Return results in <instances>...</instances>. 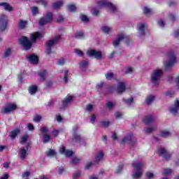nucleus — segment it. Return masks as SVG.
<instances>
[{
    "mask_svg": "<svg viewBox=\"0 0 179 179\" xmlns=\"http://www.w3.org/2000/svg\"><path fill=\"white\" fill-rule=\"evenodd\" d=\"M75 52L76 54H77V55H79L80 57H83L84 55L83 52L79 49H76Z\"/></svg>",
    "mask_w": 179,
    "mask_h": 179,
    "instance_id": "680f3d73",
    "label": "nucleus"
},
{
    "mask_svg": "<svg viewBox=\"0 0 179 179\" xmlns=\"http://www.w3.org/2000/svg\"><path fill=\"white\" fill-rule=\"evenodd\" d=\"M124 38H125V36L124 34H118L116 38V40L113 41V46L118 47V45H120V44L121 43V41H122Z\"/></svg>",
    "mask_w": 179,
    "mask_h": 179,
    "instance_id": "a211bd4d",
    "label": "nucleus"
},
{
    "mask_svg": "<svg viewBox=\"0 0 179 179\" xmlns=\"http://www.w3.org/2000/svg\"><path fill=\"white\" fill-rule=\"evenodd\" d=\"M65 64V59H60L58 60L57 65H64Z\"/></svg>",
    "mask_w": 179,
    "mask_h": 179,
    "instance_id": "338daca9",
    "label": "nucleus"
},
{
    "mask_svg": "<svg viewBox=\"0 0 179 179\" xmlns=\"http://www.w3.org/2000/svg\"><path fill=\"white\" fill-rule=\"evenodd\" d=\"M124 170V164L119 165L115 171V174H120Z\"/></svg>",
    "mask_w": 179,
    "mask_h": 179,
    "instance_id": "72a5a7b5",
    "label": "nucleus"
},
{
    "mask_svg": "<svg viewBox=\"0 0 179 179\" xmlns=\"http://www.w3.org/2000/svg\"><path fill=\"white\" fill-rule=\"evenodd\" d=\"M52 20H54V15L51 12H48L45 15L40 18L39 24L40 26L50 24V23H52Z\"/></svg>",
    "mask_w": 179,
    "mask_h": 179,
    "instance_id": "20e7f679",
    "label": "nucleus"
},
{
    "mask_svg": "<svg viewBox=\"0 0 179 179\" xmlns=\"http://www.w3.org/2000/svg\"><path fill=\"white\" fill-rule=\"evenodd\" d=\"M26 58L30 64H32L34 65H37L38 64V61H40V59L38 58V56L33 54V55H29L26 56Z\"/></svg>",
    "mask_w": 179,
    "mask_h": 179,
    "instance_id": "4468645a",
    "label": "nucleus"
},
{
    "mask_svg": "<svg viewBox=\"0 0 179 179\" xmlns=\"http://www.w3.org/2000/svg\"><path fill=\"white\" fill-rule=\"evenodd\" d=\"M102 31L105 34H108V33H110V31H111V29H110V27H103L102 28Z\"/></svg>",
    "mask_w": 179,
    "mask_h": 179,
    "instance_id": "79ce46f5",
    "label": "nucleus"
},
{
    "mask_svg": "<svg viewBox=\"0 0 179 179\" xmlns=\"http://www.w3.org/2000/svg\"><path fill=\"white\" fill-rule=\"evenodd\" d=\"M80 65L82 66V68H86L89 65V62L86 60H83Z\"/></svg>",
    "mask_w": 179,
    "mask_h": 179,
    "instance_id": "09e8293b",
    "label": "nucleus"
},
{
    "mask_svg": "<svg viewBox=\"0 0 179 179\" xmlns=\"http://www.w3.org/2000/svg\"><path fill=\"white\" fill-rule=\"evenodd\" d=\"M126 142L130 145L134 146L135 143H136V138H134V134L130 133L127 136H126L122 140L121 143L122 145L125 144Z\"/></svg>",
    "mask_w": 179,
    "mask_h": 179,
    "instance_id": "6e6552de",
    "label": "nucleus"
},
{
    "mask_svg": "<svg viewBox=\"0 0 179 179\" xmlns=\"http://www.w3.org/2000/svg\"><path fill=\"white\" fill-rule=\"evenodd\" d=\"M19 132H20V130H19L18 129H15L13 131H12L10 133V137L11 138V139H15V138L17 136V134H19Z\"/></svg>",
    "mask_w": 179,
    "mask_h": 179,
    "instance_id": "cd10ccee",
    "label": "nucleus"
},
{
    "mask_svg": "<svg viewBox=\"0 0 179 179\" xmlns=\"http://www.w3.org/2000/svg\"><path fill=\"white\" fill-rule=\"evenodd\" d=\"M73 100V96H66L64 99L62 101L64 108H66V107H68V105L72 103Z\"/></svg>",
    "mask_w": 179,
    "mask_h": 179,
    "instance_id": "6ab92c4d",
    "label": "nucleus"
},
{
    "mask_svg": "<svg viewBox=\"0 0 179 179\" xmlns=\"http://www.w3.org/2000/svg\"><path fill=\"white\" fill-rule=\"evenodd\" d=\"M143 13H144V15H149L150 13H152V9H150L148 7H144Z\"/></svg>",
    "mask_w": 179,
    "mask_h": 179,
    "instance_id": "a18cd8bd",
    "label": "nucleus"
},
{
    "mask_svg": "<svg viewBox=\"0 0 179 179\" xmlns=\"http://www.w3.org/2000/svg\"><path fill=\"white\" fill-rule=\"evenodd\" d=\"M38 90V87L36 85H31L29 87L28 92L29 94H36Z\"/></svg>",
    "mask_w": 179,
    "mask_h": 179,
    "instance_id": "412c9836",
    "label": "nucleus"
},
{
    "mask_svg": "<svg viewBox=\"0 0 179 179\" xmlns=\"http://www.w3.org/2000/svg\"><path fill=\"white\" fill-rule=\"evenodd\" d=\"M69 71L68 70H66L64 71V83H68V80H69V79L68 78V73H69Z\"/></svg>",
    "mask_w": 179,
    "mask_h": 179,
    "instance_id": "603ef678",
    "label": "nucleus"
},
{
    "mask_svg": "<svg viewBox=\"0 0 179 179\" xmlns=\"http://www.w3.org/2000/svg\"><path fill=\"white\" fill-rule=\"evenodd\" d=\"M163 75V71L160 69L155 70L151 74V83H153L155 86L159 85V80Z\"/></svg>",
    "mask_w": 179,
    "mask_h": 179,
    "instance_id": "423d86ee",
    "label": "nucleus"
},
{
    "mask_svg": "<svg viewBox=\"0 0 179 179\" xmlns=\"http://www.w3.org/2000/svg\"><path fill=\"white\" fill-rule=\"evenodd\" d=\"M17 110V105L13 103H8L3 108L2 113L3 114H9V113H13Z\"/></svg>",
    "mask_w": 179,
    "mask_h": 179,
    "instance_id": "1a4fd4ad",
    "label": "nucleus"
},
{
    "mask_svg": "<svg viewBox=\"0 0 179 179\" xmlns=\"http://www.w3.org/2000/svg\"><path fill=\"white\" fill-rule=\"evenodd\" d=\"M101 124L103 128H107V127L110 125V121H102L101 122Z\"/></svg>",
    "mask_w": 179,
    "mask_h": 179,
    "instance_id": "3c124183",
    "label": "nucleus"
},
{
    "mask_svg": "<svg viewBox=\"0 0 179 179\" xmlns=\"http://www.w3.org/2000/svg\"><path fill=\"white\" fill-rule=\"evenodd\" d=\"M87 57L90 58L94 57L95 59L98 61H101L103 59V52L100 50H97L96 49H92L87 52Z\"/></svg>",
    "mask_w": 179,
    "mask_h": 179,
    "instance_id": "0eeeda50",
    "label": "nucleus"
},
{
    "mask_svg": "<svg viewBox=\"0 0 179 179\" xmlns=\"http://www.w3.org/2000/svg\"><path fill=\"white\" fill-rule=\"evenodd\" d=\"M37 3H42L43 6H44L45 8H47V0H39L38 1H36Z\"/></svg>",
    "mask_w": 179,
    "mask_h": 179,
    "instance_id": "052dcab7",
    "label": "nucleus"
},
{
    "mask_svg": "<svg viewBox=\"0 0 179 179\" xmlns=\"http://www.w3.org/2000/svg\"><path fill=\"white\" fill-rule=\"evenodd\" d=\"M153 100H155V96H150L146 98L145 103L147 104H150L153 101Z\"/></svg>",
    "mask_w": 179,
    "mask_h": 179,
    "instance_id": "58836bf2",
    "label": "nucleus"
},
{
    "mask_svg": "<svg viewBox=\"0 0 179 179\" xmlns=\"http://www.w3.org/2000/svg\"><path fill=\"white\" fill-rule=\"evenodd\" d=\"M153 121H154V118H153V115H152L145 116L143 119V122L145 125H149V124H152V122H153Z\"/></svg>",
    "mask_w": 179,
    "mask_h": 179,
    "instance_id": "aec40b11",
    "label": "nucleus"
},
{
    "mask_svg": "<svg viewBox=\"0 0 179 179\" xmlns=\"http://www.w3.org/2000/svg\"><path fill=\"white\" fill-rule=\"evenodd\" d=\"M134 71V69L131 66L127 67V71H125L126 75H128V73H132Z\"/></svg>",
    "mask_w": 179,
    "mask_h": 179,
    "instance_id": "69168bd1",
    "label": "nucleus"
},
{
    "mask_svg": "<svg viewBox=\"0 0 179 179\" xmlns=\"http://www.w3.org/2000/svg\"><path fill=\"white\" fill-rule=\"evenodd\" d=\"M47 73H48L45 70H42L38 72V76H40L42 80H45V76H47Z\"/></svg>",
    "mask_w": 179,
    "mask_h": 179,
    "instance_id": "c756f323",
    "label": "nucleus"
},
{
    "mask_svg": "<svg viewBox=\"0 0 179 179\" xmlns=\"http://www.w3.org/2000/svg\"><path fill=\"white\" fill-rule=\"evenodd\" d=\"M106 78L108 80H111L114 78V73H108L106 74Z\"/></svg>",
    "mask_w": 179,
    "mask_h": 179,
    "instance_id": "de8ad7c7",
    "label": "nucleus"
},
{
    "mask_svg": "<svg viewBox=\"0 0 179 179\" xmlns=\"http://www.w3.org/2000/svg\"><path fill=\"white\" fill-rule=\"evenodd\" d=\"M61 132V131L58 130V129H54L52 131V134H53V136H55V138H57L58 135H59V133Z\"/></svg>",
    "mask_w": 179,
    "mask_h": 179,
    "instance_id": "5fc2aeb1",
    "label": "nucleus"
},
{
    "mask_svg": "<svg viewBox=\"0 0 179 179\" xmlns=\"http://www.w3.org/2000/svg\"><path fill=\"white\" fill-rule=\"evenodd\" d=\"M173 172L171 169H164V172L162 173L163 176H169Z\"/></svg>",
    "mask_w": 179,
    "mask_h": 179,
    "instance_id": "8fccbe9b",
    "label": "nucleus"
},
{
    "mask_svg": "<svg viewBox=\"0 0 179 179\" xmlns=\"http://www.w3.org/2000/svg\"><path fill=\"white\" fill-rule=\"evenodd\" d=\"M48 128L43 127L41 128V132L43 134V143H48L51 139V136L48 135Z\"/></svg>",
    "mask_w": 179,
    "mask_h": 179,
    "instance_id": "f8f14e48",
    "label": "nucleus"
},
{
    "mask_svg": "<svg viewBox=\"0 0 179 179\" xmlns=\"http://www.w3.org/2000/svg\"><path fill=\"white\" fill-rule=\"evenodd\" d=\"M73 141H74V142H80V141H82V136H80V135L73 134Z\"/></svg>",
    "mask_w": 179,
    "mask_h": 179,
    "instance_id": "4c0bfd02",
    "label": "nucleus"
},
{
    "mask_svg": "<svg viewBox=\"0 0 179 179\" xmlns=\"http://www.w3.org/2000/svg\"><path fill=\"white\" fill-rule=\"evenodd\" d=\"M80 171L76 172L75 173L73 174V178L78 179V178L80 177Z\"/></svg>",
    "mask_w": 179,
    "mask_h": 179,
    "instance_id": "13d9d810",
    "label": "nucleus"
},
{
    "mask_svg": "<svg viewBox=\"0 0 179 179\" xmlns=\"http://www.w3.org/2000/svg\"><path fill=\"white\" fill-rule=\"evenodd\" d=\"M26 26H27V21L20 20L18 24L19 29H20V30H23L26 29Z\"/></svg>",
    "mask_w": 179,
    "mask_h": 179,
    "instance_id": "393cba45",
    "label": "nucleus"
},
{
    "mask_svg": "<svg viewBox=\"0 0 179 179\" xmlns=\"http://www.w3.org/2000/svg\"><path fill=\"white\" fill-rule=\"evenodd\" d=\"M103 86H104V82L101 81V83L97 84L96 86V90H100V89H101Z\"/></svg>",
    "mask_w": 179,
    "mask_h": 179,
    "instance_id": "bf43d9fd",
    "label": "nucleus"
},
{
    "mask_svg": "<svg viewBox=\"0 0 179 179\" xmlns=\"http://www.w3.org/2000/svg\"><path fill=\"white\" fill-rule=\"evenodd\" d=\"M125 90H127V86L125 85V83L124 82L119 83L117 87V92L118 94H122V93H124Z\"/></svg>",
    "mask_w": 179,
    "mask_h": 179,
    "instance_id": "dca6fc26",
    "label": "nucleus"
},
{
    "mask_svg": "<svg viewBox=\"0 0 179 179\" xmlns=\"http://www.w3.org/2000/svg\"><path fill=\"white\" fill-rule=\"evenodd\" d=\"M62 22H64V16L59 15L57 20V23H62Z\"/></svg>",
    "mask_w": 179,
    "mask_h": 179,
    "instance_id": "774afa93",
    "label": "nucleus"
},
{
    "mask_svg": "<svg viewBox=\"0 0 179 179\" xmlns=\"http://www.w3.org/2000/svg\"><path fill=\"white\" fill-rule=\"evenodd\" d=\"M98 5L99 6H104L105 8H109V9H110L113 13H114V12L117 10V8H115V6H114L113 3H110L108 1H98Z\"/></svg>",
    "mask_w": 179,
    "mask_h": 179,
    "instance_id": "9d476101",
    "label": "nucleus"
},
{
    "mask_svg": "<svg viewBox=\"0 0 179 179\" xmlns=\"http://www.w3.org/2000/svg\"><path fill=\"white\" fill-rule=\"evenodd\" d=\"M159 156H162L163 159L166 161L170 160L171 159V154L166 150V148H161L158 150Z\"/></svg>",
    "mask_w": 179,
    "mask_h": 179,
    "instance_id": "9b49d317",
    "label": "nucleus"
},
{
    "mask_svg": "<svg viewBox=\"0 0 179 179\" xmlns=\"http://www.w3.org/2000/svg\"><path fill=\"white\" fill-rule=\"evenodd\" d=\"M66 148L65 147H62L59 149V153H61V155H65V153H66Z\"/></svg>",
    "mask_w": 179,
    "mask_h": 179,
    "instance_id": "0e129e2a",
    "label": "nucleus"
},
{
    "mask_svg": "<svg viewBox=\"0 0 179 179\" xmlns=\"http://www.w3.org/2000/svg\"><path fill=\"white\" fill-rule=\"evenodd\" d=\"M168 57L169 58V60L165 64L166 72H170V71L173 69V67L174 66V64H176V62H177V57H176L174 52L173 51L168 52Z\"/></svg>",
    "mask_w": 179,
    "mask_h": 179,
    "instance_id": "f03ea898",
    "label": "nucleus"
},
{
    "mask_svg": "<svg viewBox=\"0 0 179 179\" xmlns=\"http://www.w3.org/2000/svg\"><path fill=\"white\" fill-rule=\"evenodd\" d=\"M138 31L141 32V36H145V24H141L140 25Z\"/></svg>",
    "mask_w": 179,
    "mask_h": 179,
    "instance_id": "c9c22d12",
    "label": "nucleus"
},
{
    "mask_svg": "<svg viewBox=\"0 0 179 179\" xmlns=\"http://www.w3.org/2000/svg\"><path fill=\"white\" fill-rule=\"evenodd\" d=\"M82 159L80 158H78L76 157H74L72 158L70 164H73V166H76L80 162Z\"/></svg>",
    "mask_w": 179,
    "mask_h": 179,
    "instance_id": "7c9ffc66",
    "label": "nucleus"
},
{
    "mask_svg": "<svg viewBox=\"0 0 179 179\" xmlns=\"http://www.w3.org/2000/svg\"><path fill=\"white\" fill-rule=\"evenodd\" d=\"M31 10L34 16H36V15L38 14V8L37 6L32 7Z\"/></svg>",
    "mask_w": 179,
    "mask_h": 179,
    "instance_id": "37998d69",
    "label": "nucleus"
},
{
    "mask_svg": "<svg viewBox=\"0 0 179 179\" xmlns=\"http://www.w3.org/2000/svg\"><path fill=\"white\" fill-rule=\"evenodd\" d=\"M124 43L127 44V45H132V44H134V41L127 38H126Z\"/></svg>",
    "mask_w": 179,
    "mask_h": 179,
    "instance_id": "6e6d98bb",
    "label": "nucleus"
},
{
    "mask_svg": "<svg viewBox=\"0 0 179 179\" xmlns=\"http://www.w3.org/2000/svg\"><path fill=\"white\" fill-rule=\"evenodd\" d=\"M61 37H62L61 35H57L55 37L54 39L48 41L46 43V47H47L46 54L48 55H50V54H51L52 45H55V44H58V41L61 40Z\"/></svg>",
    "mask_w": 179,
    "mask_h": 179,
    "instance_id": "39448f33",
    "label": "nucleus"
},
{
    "mask_svg": "<svg viewBox=\"0 0 179 179\" xmlns=\"http://www.w3.org/2000/svg\"><path fill=\"white\" fill-rule=\"evenodd\" d=\"M67 9L69 10V12H76V6L73 4H69L67 6Z\"/></svg>",
    "mask_w": 179,
    "mask_h": 179,
    "instance_id": "e433bc0d",
    "label": "nucleus"
},
{
    "mask_svg": "<svg viewBox=\"0 0 179 179\" xmlns=\"http://www.w3.org/2000/svg\"><path fill=\"white\" fill-rule=\"evenodd\" d=\"M8 21L6 16L4 15H0V25H1V31H5V30H6V27H8Z\"/></svg>",
    "mask_w": 179,
    "mask_h": 179,
    "instance_id": "ddd939ff",
    "label": "nucleus"
},
{
    "mask_svg": "<svg viewBox=\"0 0 179 179\" xmlns=\"http://www.w3.org/2000/svg\"><path fill=\"white\" fill-rule=\"evenodd\" d=\"M178 110H179V101L176 100L175 101V106L173 108H171L169 109V111L171 114H172L173 115H177V114H178Z\"/></svg>",
    "mask_w": 179,
    "mask_h": 179,
    "instance_id": "f3484780",
    "label": "nucleus"
},
{
    "mask_svg": "<svg viewBox=\"0 0 179 179\" xmlns=\"http://www.w3.org/2000/svg\"><path fill=\"white\" fill-rule=\"evenodd\" d=\"M64 155H65L66 157H71V156H73V151L67 150Z\"/></svg>",
    "mask_w": 179,
    "mask_h": 179,
    "instance_id": "49530a36",
    "label": "nucleus"
},
{
    "mask_svg": "<svg viewBox=\"0 0 179 179\" xmlns=\"http://www.w3.org/2000/svg\"><path fill=\"white\" fill-rule=\"evenodd\" d=\"M29 139V136H23L20 139V143H24L26 142H27Z\"/></svg>",
    "mask_w": 179,
    "mask_h": 179,
    "instance_id": "ea45409f",
    "label": "nucleus"
},
{
    "mask_svg": "<svg viewBox=\"0 0 179 179\" xmlns=\"http://www.w3.org/2000/svg\"><path fill=\"white\" fill-rule=\"evenodd\" d=\"M106 107H108L109 110H112V108H114V103L112 101H108L106 103Z\"/></svg>",
    "mask_w": 179,
    "mask_h": 179,
    "instance_id": "4d7b16f0",
    "label": "nucleus"
},
{
    "mask_svg": "<svg viewBox=\"0 0 179 179\" xmlns=\"http://www.w3.org/2000/svg\"><path fill=\"white\" fill-rule=\"evenodd\" d=\"M57 152H55V150L52 149H49L48 152H46V155L50 157L51 156L52 157H55L57 156Z\"/></svg>",
    "mask_w": 179,
    "mask_h": 179,
    "instance_id": "c85d7f7f",
    "label": "nucleus"
},
{
    "mask_svg": "<svg viewBox=\"0 0 179 179\" xmlns=\"http://www.w3.org/2000/svg\"><path fill=\"white\" fill-rule=\"evenodd\" d=\"M94 164H96V163H94V162H89V163L86 165L85 169H86V170H89L90 169H92V167H93V166H94Z\"/></svg>",
    "mask_w": 179,
    "mask_h": 179,
    "instance_id": "c03bdc74",
    "label": "nucleus"
},
{
    "mask_svg": "<svg viewBox=\"0 0 179 179\" xmlns=\"http://www.w3.org/2000/svg\"><path fill=\"white\" fill-rule=\"evenodd\" d=\"M29 148H30V145L27 144L26 146V149L23 147L20 148V157L22 160H24L27 155H29V153H27V150H29Z\"/></svg>",
    "mask_w": 179,
    "mask_h": 179,
    "instance_id": "2eb2a0df",
    "label": "nucleus"
},
{
    "mask_svg": "<svg viewBox=\"0 0 179 179\" xmlns=\"http://www.w3.org/2000/svg\"><path fill=\"white\" fill-rule=\"evenodd\" d=\"M153 131H156V128L155 127H146L144 129V132L145 134H152Z\"/></svg>",
    "mask_w": 179,
    "mask_h": 179,
    "instance_id": "f704fd0d",
    "label": "nucleus"
},
{
    "mask_svg": "<svg viewBox=\"0 0 179 179\" xmlns=\"http://www.w3.org/2000/svg\"><path fill=\"white\" fill-rule=\"evenodd\" d=\"M10 55H12V49L8 48L5 50L3 57L4 58H8V57H10Z\"/></svg>",
    "mask_w": 179,
    "mask_h": 179,
    "instance_id": "473e14b6",
    "label": "nucleus"
},
{
    "mask_svg": "<svg viewBox=\"0 0 179 179\" xmlns=\"http://www.w3.org/2000/svg\"><path fill=\"white\" fill-rule=\"evenodd\" d=\"M122 101H124V103H125L126 104H128V106H131V104L134 103V97L131 96L128 99L123 98Z\"/></svg>",
    "mask_w": 179,
    "mask_h": 179,
    "instance_id": "2f4dec72",
    "label": "nucleus"
},
{
    "mask_svg": "<svg viewBox=\"0 0 179 179\" xmlns=\"http://www.w3.org/2000/svg\"><path fill=\"white\" fill-rule=\"evenodd\" d=\"M103 157L104 152H103V151H100L98 154L95 155V161H94V163L97 164V163H99V162H100Z\"/></svg>",
    "mask_w": 179,
    "mask_h": 179,
    "instance_id": "4be33fe9",
    "label": "nucleus"
},
{
    "mask_svg": "<svg viewBox=\"0 0 179 179\" xmlns=\"http://www.w3.org/2000/svg\"><path fill=\"white\" fill-rule=\"evenodd\" d=\"M132 167H134V173L133 174L134 178H141L142 177V169L145 167V162H138L131 164Z\"/></svg>",
    "mask_w": 179,
    "mask_h": 179,
    "instance_id": "7ed1b4c3",
    "label": "nucleus"
},
{
    "mask_svg": "<svg viewBox=\"0 0 179 179\" xmlns=\"http://www.w3.org/2000/svg\"><path fill=\"white\" fill-rule=\"evenodd\" d=\"M160 136L162 138H169V136H171V133L169 131L163 130L160 131Z\"/></svg>",
    "mask_w": 179,
    "mask_h": 179,
    "instance_id": "a878e982",
    "label": "nucleus"
},
{
    "mask_svg": "<svg viewBox=\"0 0 179 179\" xmlns=\"http://www.w3.org/2000/svg\"><path fill=\"white\" fill-rule=\"evenodd\" d=\"M41 116L40 115H36L34 118V122H40V121H41Z\"/></svg>",
    "mask_w": 179,
    "mask_h": 179,
    "instance_id": "e2e57ef3",
    "label": "nucleus"
},
{
    "mask_svg": "<svg viewBox=\"0 0 179 179\" xmlns=\"http://www.w3.org/2000/svg\"><path fill=\"white\" fill-rule=\"evenodd\" d=\"M74 37L78 40H85V33H83V31H78L76 33Z\"/></svg>",
    "mask_w": 179,
    "mask_h": 179,
    "instance_id": "b1692460",
    "label": "nucleus"
},
{
    "mask_svg": "<svg viewBox=\"0 0 179 179\" xmlns=\"http://www.w3.org/2000/svg\"><path fill=\"white\" fill-rule=\"evenodd\" d=\"M80 17L82 22H84V23L89 22V20H90L89 17H87V16H86L85 15H82Z\"/></svg>",
    "mask_w": 179,
    "mask_h": 179,
    "instance_id": "a19ab883",
    "label": "nucleus"
},
{
    "mask_svg": "<svg viewBox=\"0 0 179 179\" xmlns=\"http://www.w3.org/2000/svg\"><path fill=\"white\" fill-rule=\"evenodd\" d=\"M62 5H64V2L59 1L52 3V8L53 9H59Z\"/></svg>",
    "mask_w": 179,
    "mask_h": 179,
    "instance_id": "bb28decb",
    "label": "nucleus"
},
{
    "mask_svg": "<svg viewBox=\"0 0 179 179\" xmlns=\"http://www.w3.org/2000/svg\"><path fill=\"white\" fill-rule=\"evenodd\" d=\"M92 13L94 15V16H99L100 11L97 10V8H93L92 10Z\"/></svg>",
    "mask_w": 179,
    "mask_h": 179,
    "instance_id": "864d4df0",
    "label": "nucleus"
},
{
    "mask_svg": "<svg viewBox=\"0 0 179 179\" xmlns=\"http://www.w3.org/2000/svg\"><path fill=\"white\" fill-rule=\"evenodd\" d=\"M40 37H41V34L40 33L31 34V41H29L27 36H22L19 39V43L22 45V50L29 51V50H31V47H33L34 43H36Z\"/></svg>",
    "mask_w": 179,
    "mask_h": 179,
    "instance_id": "f257e3e1",
    "label": "nucleus"
},
{
    "mask_svg": "<svg viewBox=\"0 0 179 179\" xmlns=\"http://www.w3.org/2000/svg\"><path fill=\"white\" fill-rule=\"evenodd\" d=\"M0 6H3L6 10H8L9 12L13 10V8L6 2L0 3Z\"/></svg>",
    "mask_w": 179,
    "mask_h": 179,
    "instance_id": "5701e85b",
    "label": "nucleus"
}]
</instances>
